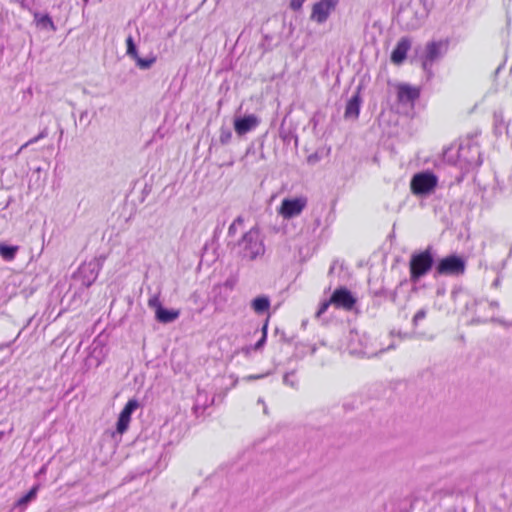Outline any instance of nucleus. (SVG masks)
Listing matches in <instances>:
<instances>
[{"label":"nucleus","mask_w":512,"mask_h":512,"mask_svg":"<svg viewBox=\"0 0 512 512\" xmlns=\"http://www.w3.org/2000/svg\"><path fill=\"white\" fill-rule=\"evenodd\" d=\"M443 156L448 163L459 165L467 170L482 164L480 147L471 139L460 143L455 151L452 147L446 149Z\"/></svg>","instance_id":"1"},{"label":"nucleus","mask_w":512,"mask_h":512,"mask_svg":"<svg viewBox=\"0 0 512 512\" xmlns=\"http://www.w3.org/2000/svg\"><path fill=\"white\" fill-rule=\"evenodd\" d=\"M237 255L247 261H253L265 252V246L258 228L247 231L234 245Z\"/></svg>","instance_id":"2"},{"label":"nucleus","mask_w":512,"mask_h":512,"mask_svg":"<svg viewBox=\"0 0 512 512\" xmlns=\"http://www.w3.org/2000/svg\"><path fill=\"white\" fill-rule=\"evenodd\" d=\"M435 259L432 247H427L424 251L413 253L409 261L410 280L417 283L434 266Z\"/></svg>","instance_id":"3"},{"label":"nucleus","mask_w":512,"mask_h":512,"mask_svg":"<svg viewBox=\"0 0 512 512\" xmlns=\"http://www.w3.org/2000/svg\"><path fill=\"white\" fill-rule=\"evenodd\" d=\"M449 41L439 40L430 41L426 44L424 51L419 56L421 66L428 79L433 77L432 67L435 62L440 60L448 50Z\"/></svg>","instance_id":"4"},{"label":"nucleus","mask_w":512,"mask_h":512,"mask_svg":"<svg viewBox=\"0 0 512 512\" xmlns=\"http://www.w3.org/2000/svg\"><path fill=\"white\" fill-rule=\"evenodd\" d=\"M465 269V259L456 254H452L438 261V263L435 266V276H459L464 274Z\"/></svg>","instance_id":"5"},{"label":"nucleus","mask_w":512,"mask_h":512,"mask_svg":"<svg viewBox=\"0 0 512 512\" xmlns=\"http://www.w3.org/2000/svg\"><path fill=\"white\" fill-rule=\"evenodd\" d=\"M437 181V177L432 172L418 173L411 180V190L416 195L428 194L436 187Z\"/></svg>","instance_id":"6"},{"label":"nucleus","mask_w":512,"mask_h":512,"mask_svg":"<svg viewBox=\"0 0 512 512\" xmlns=\"http://www.w3.org/2000/svg\"><path fill=\"white\" fill-rule=\"evenodd\" d=\"M338 2L339 0H319L314 3L310 19L318 24H323L327 21Z\"/></svg>","instance_id":"7"},{"label":"nucleus","mask_w":512,"mask_h":512,"mask_svg":"<svg viewBox=\"0 0 512 512\" xmlns=\"http://www.w3.org/2000/svg\"><path fill=\"white\" fill-rule=\"evenodd\" d=\"M99 270V264L95 261L84 263L79 267L77 273L74 275V278L79 280L83 287L88 288L97 279Z\"/></svg>","instance_id":"8"},{"label":"nucleus","mask_w":512,"mask_h":512,"mask_svg":"<svg viewBox=\"0 0 512 512\" xmlns=\"http://www.w3.org/2000/svg\"><path fill=\"white\" fill-rule=\"evenodd\" d=\"M307 205L305 197L286 198L282 200L279 213L285 218L290 219L299 215Z\"/></svg>","instance_id":"9"},{"label":"nucleus","mask_w":512,"mask_h":512,"mask_svg":"<svg viewBox=\"0 0 512 512\" xmlns=\"http://www.w3.org/2000/svg\"><path fill=\"white\" fill-rule=\"evenodd\" d=\"M332 304L337 308L352 310L356 304V298L346 287L337 288L331 295Z\"/></svg>","instance_id":"10"},{"label":"nucleus","mask_w":512,"mask_h":512,"mask_svg":"<svg viewBox=\"0 0 512 512\" xmlns=\"http://www.w3.org/2000/svg\"><path fill=\"white\" fill-rule=\"evenodd\" d=\"M420 97V89L409 84H399L397 87V99L400 104L414 106Z\"/></svg>","instance_id":"11"},{"label":"nucleus","mask_w":512,"mask_h":512,"mask_svg":"<svg viewBox=\"0 0 512 512\" xmlns=\"http://www.w3.org/2000/svg\"><path fill=\"white\" fill-rule=\"evenodd\" d=\"M260 123V119L254 115L249 114L243 117H236L234 119V129L237 135L242 136L254 130Z\"/></svg>","instance_id":"12"},{"label":"nucleus","mask_w":512,"mask_h":512,"mask_svg":"<svg viewBox=\"0 0 512 512\" xmlns=\"http://www.w3.org/2000/svg\"><path fill=\"white\" fill-rule=\"evenodd\" d=\"M362 99L359 90L348 100L344 112L346 120H356L359 117Z\"/></svg>","instance_id":"13"},{"label":"nucleus","mask_w":512,"mask_h":512,"mask_svg":"<svg viewBox=\"0 0 512 512\" xmlns=\"http://www.w3.org/2000/svg\"><path fill=\"white\" fill-rule=\"evenodd\" d=\"M410 47H411L410 39L407 37H402L398 41L394 50L392 51L391 61L394 64H401L405 60V58L407 56V52L409 51Z\"/></svg>","instance_id":"14"},{"label":"nucleus","mask_w":512,"mask_h":512,"mask_svg":"<svg viewBox=\"0 0 512 512\" xmlns=\"http://www.w3.org/2000/svg\"><path fill=\"white\" fill-rule=\"evenodd\" d=\"M179 315L180 312L178 310L158 307V309L156 310L155 317L158 322L167 324L174 322L179 317Z\"/></svg>","instance_id":"15"},{"label":"nucleus","mask_w":512,"mask_h":512,"mask_svg":"<svg viewBox=\"0 0 512 512\" xmlns=\"http://www.w3.org/2000/svg\"><path fill=\"white\" fill-rule=\"evenodd\" d=\"M20 247L18 245H10L6 242H0V257L7 262H11L16 258Z\"/></svg>","instance_id":"16"},{"label":"nucleus","mask_w":512,"mask_h":512,"mask_svg":"<svg viewBox=\"0 0 512 512\" xmlns=\"http://www.w3.org/2000/svg\"><path fill=\"white\" fill-rule=\"evenodd\" d=\"M251 307L255 313L263 314L267 312L270 307V299L265 295L258 296L252 300Z\"/></svg>","instance_id":"17"},{"label":"nucleus","mask_w":512,"mask_h":512,"mask_svg":"<svg viewBox=\"0 0 512 512\" xmlns=\"http://www.w3.org/2000/svg\"><path fill=\"white\" fill-rule=\"evenodd\" d=\"M33 16L37 26L45 29L49 28L52 31L56 30V27L48 14L42 15L39 12H33Z\"/></svg>","instance_id":"18"},{"label":"nucleus","mask_w":512,"mask_h":512,"mask_svg":"<svg viewBox=\"0 0 512 512\" xmlns=\"http://www.w3.org/2000/svg\"><path fill=\"white\" fill-rule=\"evenodd\" d=\"M214 399L211 400L210 403L207 401V394L204 391L198 389L197 396L195 399L194 410L197 412L199 409L204 411L210 404H212Z\"/></svg>","instance_id":"19"},{"label":"nucleus","mask_w":512,"mask_h":512,"mask_svg":"<svg viewBox=\"0 0 512 512\" xmlns=\"http://www.w3.org/2000/svg\"><path fill=\"white\" fill-rule=\"evenodd\" d=\"M37 491L38 486H34L29 492L17 500L15 507L25 508L27 504L36 497Z\"/></svg>","instance_id":"20"},{"label":"nucleus","mask_w":512,"mask_h":512,"mask_svg":"<svg viewBox=\"0 0 512 512\" xmlns=\"http://www.w3.org/2000/svg\"><path fill=\"white\" fill-rule=\"evenodd\" d=\"M139 407V402L136 399H130L123 410L120 412L119 416L125 419L131 420L132 413Z\"/></svg>","instance_id":"21"},{"label":"nucleus","mask_w":512,"mask_h":512,"mask_svg":"<svg viewBox=\"0 0 512 512\" xmlns=\"http://www.w3.org/2000/svg\"><path fill=\"white\" fill-rule=\"evenodd\" d=\"M136 65L142 69L147 70L152 67V65L156 62V56L152 55L147 58H141L139 55L134 58Z\"/></svg>","instance_id":"22"},{"label":"nucleus","mask_w":512,"mask_h":512,"mask_svg":"<svg viewBox=\"0 0 512 512\" xmlns=\"http://www.w3.org/2000/svg\"><path fill=\"white\" fill-rule=\"evenodd\" d=\"M373 294H374V296H378V297H381V296L386 297L394 304L397 303V298H398L397 288L395 290H387V289L381 288L377 291H374Z\"/></svg>","instance_id":"23"},{"label":"nucleus","mask_w":512,"mask_h":512,"mask_svg":"<svg viewBox=\"0 0 512 512\" xmlns=\"http://www.w3.org/2000/svg\"><path fill=\"white\" fill-rule=\"evenodd\" d=\"M126 47H127L126 54L129 57H131L132 59H134L135 57H137V55H139L132 35H129L126 38Z\"/></svg>","instance_id":"24"},{"label":"nucleus","mask_w":512,"mask_h":512,"mask_svg":"<svg viewBox=\"0 0 512 512\" xmlns=\"http://www.w3.org/2000/svg\"><path fill=\"white\" fill-rule=\"evenodd\" d=\"M48 136V128L45 127L37 136L33 137L32 139L28 140L26 143H24L20 148L18 153H20L23 149L27 148L31 144H34L41 139H44Z\"/></svg>","instance_id":"25"},{"label":"nucleus","mask_w":512,"mask_h":512,"mask_svg":"<svg viewBox=\"0 0 512 512\" xmlns=\"http://www.w3.org/2000/svg\"><path fill=\"white\" fill-rule=\"evenodd\" d=\"M283 383L287 386H290L293 389L298 388V381L295 376V371H290L284 374Z\"/></svg>","instance_id":"26"},{"label":"nucleus","mask_w":512,"mask_h":512,"mask_svg":"<svg viewBox=\"0 0 512 512\" xmlns=\"http://www.w3.org/2000/svg\"><path fill=\"white\" fill-rule=\"evenodd\" d=\"M232 139V131L228 127L222 126L220 128L219 142L222 145H227Z\"/></svg>","instance_id":"27"},{"label":"nucleus","mask_w":512,"mask_h":512,"mask_svg":"<svg viewBox=\"0 0 512 512\" xmlns=\"http://www.w3.org/2000/svg\"><path fill=\"white\" fill-rule=\"evenodd\" d=\"M244 223V218L240 215L238 216L232 223L231 225L229 226L228 228V236L229 237H233L236 235L237 233V228L239 226H242Z\"/></svg>","instance_id":"28"},{"label":"nucleus","mask_w":512,"mask_h":512,"mask_svg":"<svg viewBox=\"0 0 512 512\" xmlns=\"http://www.w3.org/2000/svg\"><path fill=\"white\" fill-rule=\"evenodd\" d=\"M130 419H125L123 417H118L117 423H116V431L120 435H122L129 427Z\"/></svg>","instance_id":"29"},{"label":"nucleus","mask_w":512,"mask_h":512,"mask_svg":"<svg viewBox=\"0 0 512 512\" xmlns=\"http://www.w3.org/2000/svg\"><path fill=\"white\" fill-rule=\"evenodd\" d=\"M426 315H427L426 308H422V309L418 310L412 319L413 326L416 327L418 325L419 321L423 320L426 317Z\"/></svg>","instance_id":"30"},{"label":"nucleus","mask_w":512,"mask_h":512,"mask_svg":"<svg viewBox=\"0 0 512 512\" xmlns=\"http://www.w3.org/2000/svg\"><path fill=\"white\" fill-rule=\"evenodd\" d=\"M490 321H491L492 323H496V324H498V325L502 326V327H503V328H505V329H510V328H512V320H511V321H507V320H505V319H503V318H499V317H494V316H492V317H491V319H490Z\"/></svg>","instance_id":"31"},{"label":"nucleus","mask_w":512,"mask_h":512,"mask_svg":"<svg viewBox=\"0 0 512 512\" xmlns=\"http://www.w3.org/2000/svg\"><path fill=\"white\" fill-rule=\"evenodd\" d=\"M148 306L150 308L155 309V311L158 309V307H163L158 295H153L152 297L149 298Z\"/></svg>","instance_id":"32"},{"label":"nucleus","mask_w":512,"mask_h":512,"mask_svg":"<svg viewBox=\"0 0 512 512\" xmlns=\"http://www.w3.org/2000/svg\"><path fill=\"white\" fill-rule=\"evenodd\" d=\"M331 304H332L331 298L328 301L322 302L320 304L318 311L316 312V317H320L322 314H324Z\"/></svg>","instance_id":"33"},{"label":"nucleus","mask_w":512,"mask_h":512,"mask_svg":"<svg viewBox=\"0 0 512 512\" xmlns=\"http://www.w3.org/2000/svg\"><path fill=\"white\" fill-rule=\"evenodd\" d=\"M306 0H291L290 1V4H289V7L293 10V11H299L302 6H303V3L305 2Z\"/></svg>","instance_id":"34"},{"label":"nucleus","mask_w":512,"mask_h":512,"mask_svg":"<svg viewBox=\"0 0 512 512\" xmlns=\"http://www.w3.org/2000/svg\"><path fill=\"white\" fill-rule=\"evenodd\" d=\"M266 337H267V325H265L263 327V335L260 338V340L256 343V345H255L256 349H259V348H261L264 345V343L266 341Z\"/></svg>","instance_id":"35"},{"label":"nucleus","mask_w":512,"mask_h":512,"mask_svg":"<svg viewBox=\"0 0 512 512\" xmlns=\"http://www.w3.org/2000/svg\"><path fill=\"white\" fill-rule=\"evenodd\" d=\"M236 284V280L234 278H228L225 282H224V287L232 290L234 288Z\"/></svg>","instance_id":"36"},{"label":"nucleus","mask_w":512,"mask_h":512,"mask_svg":"<svg viewBox=\"0 0 512 512\" xmlns=\"http://www.w3.org/2000/svg\"><path fill=\"white\" fill-rule=\"evenodd\" d=\"M489 307L492 308V309L499 308V302L498 301H490L489 302Z\"/></svg>","instance_id":"37"},{"label":"nucleus","mask_w":512,"mask_h":512,"mask_svg":"<svg viewBox=\"0 0 512 512\" xmlns=\"http://www.w3.org/2000/svg\"><path fill=\"white\" fill-rule=\"evenodd\" d=\"M500 284H501V279H500V277H497V278L493 281L492 286H493V287H495V288H498V287L500 286Z\"/></svg>","instance_id":"38"},{"label":"nucleus","mask_w":512,"mask_h":512,"mask_svg":"<svg viewBox=\"0 0 512 512\" xmlns=\"http://www.w3.org/2000/svg\"><path fill=\"white\" fill-rule=\"evenodd\" d=\"M472 322L473 323H486L487 320L480 319L479 317H475V318L472 319Z\"/></svg>","instance_id":"39"},{"label":"nucleus","mask_w":512,"mask_h":512,"mask_svg":"<svg viewBox=\"0 0 512 512\" xmlns=\"http://www.w3.org/2000/svg\"><path fill=\"white\" fill-rule=\"evenodd\" d=\"M265 375H250L248 376V379L249 380H252V379H260V378H263Z\"/></svg>","instance_id":"40"},{"label":"nucleus","mask_w":512,"mask_h":512,"mask_svg":"<svg viewBox=\"0 0 512 512\" xmlns=\"http://www.w3.org/2000/svg\"><path fill=\"white\" fill-rule=\"evenodd\" d=\"M393 348H394V345H392V344H391V345H389L387 348H382V349H380V350H379V352H380V353H382V352H384V351H386V350H390V349H393Z\"/></svg>","instance_id":"41"},{"label":"nucleus","mask_w":512,"mask_h":512,"mask_svg":"<svg viewBox=\"0 0 512 512\" xmlns=\"http://www.w3.org/2000/svg\"><path fill=\"white\" fill-rule=\"evenodd\" d=\"M263 412H264V414H268V409H267V406H265V405H264Z\"/></svg>","instance_id":"42"},{"label":"nucleus","mask_w":512,"mask_h":512,"mask_svg":"<svg viewBox=\"0 0 512 512\" xmlns=\"http://www.w3.org/2000/svg\"><path fill=\"white\" fill-rule=\"evenodd\" d=\"M26 6H27L26 0H23L22 1V7H26Z\"/></svg>","instance_id":"43"},{"label":"nucleus","mask_w":512,"mask_h":512,"mask_svg":"<svg viewBox=\"0 0 512 512\" xmlns=\"http://www.w3.org/2000/svg\"><path fill=\"white\" fill-rule=\"evenodd\" d=\"M44 471H45V466H43V467L40 469V471H39V472H40V473H44Z\"/></svg>","instance_id":"44"},{"label":"nucleus","mask_w":512,"mask_h":512,"mask_svg":"<svg viewBox=\"0 0 512 512\" xmlns=\"http://www.w3.org/2000/svg\"><path fill=\"white\" fill-rule=\"evenodd\" d=\"M404 283H406V280L400 281L399 286L403 285Z\"/></svg>","instance_id":"45"},{"label":"nucleus","mask_w":512,"mask_h":512,"mask_svg":"<svg viewBox=\"0 0 512 512\" xmlns=\"http://www.w3.org/2000/svg\"><path fill=\"white\" fill-rule=\"evenodd\" d=\"M258 402H259V404L264 403V402H263V400H262L261 398H259Z\"/></svg>","instance_id":"46"},{"label":"nucleus","mask_w":512,"mask_h":512,"mask_svg":"<svg viewBox=\"0 0 512 512\" xmlns=\"http://www.w3.org/2000/svg\"><path fill=\"white\" fill-rule=\"evenodd\" d=\"M83 1H84L85 4H87L89 0H83Z\"/></svg>","instance_id":"47"}]
</instances>
